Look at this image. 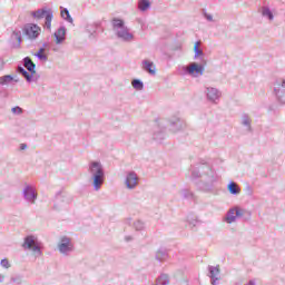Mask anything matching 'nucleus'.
<instances>
[{"label": "nucleus", "mask_w": 285, "mask_h": 285, "mask_svg": "<svg viewBox=\"0 0 285 285\" xmlns=\"http://www.w3.org/2000/svg\"><path fill=\"white\" fill-rule=\"evenodd\" d=\"M112 30L120 41L130 43L135 41V33L130 32V29L126 26V22L122 19L114 18L111 21Z\"/></svg>", "instance_id": "2"}, {"label": "nucleus", "mask_w": 285, "mask_h": 285, "mask_svg": "<svg viewBox=\"0 0 285 285\" xmlns=\"http://www.w3.org/2000/svg\"><path fill=\"white\" fill-rule=\"evenodd\" d=\"M11 282H13V284H18V285L23 284V277L20 275L13 276V277H11Z\"/></svg>", "instance_id": "32"}, {"label": "nucleus", "mask_w": 285, "mask_h": 285, "mask_svg": "<svg viewBox=\"0 0 285 285\" xmlns=\"http://www.w3.org/2000/svg\"><path fill=\"white\" fill-rule=\"evenodd\" d=\"M156 259H158V262H166V259H168V253L164 249H159L156 253Z\"/></svg>", "instance_id": "26"}, {"label": "nucleus", "mask_w": 285, "mask_h": 285, "mask_svg": "<svg viewBox=\"0 0 285 285\" xmlns=\"http://www.w3.org/2000/svg\"><path fill=\"white\" fill-rule=\"evenodd\" d=\"M205 95L207 97V100L210 101V104H217L222 98V91L214 87H206Z\"/></svg>", "instance_id": "9"}, {"label": "nucleus", "mask_w": 285, "mask_h": 285, "mask_svg": "<svg viewBox=\"0 0 285 285\" xmlns=\"http://www.w3.org/2000/svg\"><path fill=\"white\" fill-rule=\"evenodd\" d=\"M26 148H28V145H26V144H21V145H20V149H21V150H26Z\"/></svg>", "instance_id": "39"}, {"label": "nucleus", "mask_w": 285, "mask_h": 285, "mask_svg": "<svg viewBox=\"0 0 285 285\" xmlns=\"http://www.w3.org/2000/svg\"><path fill=\"white\" fill-rule=\"evenodd\" d=\"M22 248L24 250H31L35 257H41V255H43V253L41 252V243H39L37 237L32 235H29L24 238Z\"/></svg>", "instance_id": "4"}, {"label": "nucleus", "mask_w": 285, "mask_h": 285, "mask_svg": "<svg viewBox=\"0 0 285 285\" xmlns=\"http://www.w3.org/2000/svg\"><path fill=\"white\" fill-rule=\"evenodd\" d=\"M35 56L39 59V61H48V56L45 53H36Z\"/></svg>", "instance_id": "34"}, {"label": "nucleus", "mask_w": 285, "mask_h": 285, "mask_svg": "<svg viewBox=\"0 0 285 285\" xmlns=\"http://www.w3.org/2000/svg\"><path fill=\"white\" fill-rule=\"evenodd\" d=\"M127 224L129 226H132L135 228V230H144L146 228V224L144 223V220H132L130 218L127 219Z\"/></svg>", "instance_id": "17"}, {"label": "nucleus", "mask_w": 285, "mask_h": 285, "mask_svg": "<svg viewBox=\"0 0 285 285\" xmlns=\"http://www.w3.org/2000/svg\"><path fill=\"white\" fill-rule=\"evenodd\" d=\"M125 184L129 190H134V188H137V184H139V177L135 171H129L126 176Z\"/></svg>", "instance_id": "12"}, {"label": "nucleus", "mask_w": 285, "mask_h": 285, "mask_svg": "<svg viewBox=\"0 0 285 285\" xmlns=\"http://www.w3.org/2000/svg\"><path fill=\"white\" fill-rule=\"evenodd\" d=\"M261 12H262L263 17H265L269 21H273V19H275V16H273V11H271V8H268V7H263Z\"/></svg>", "instance_id": "24"}, {"label": "nucleus", "mask_w": 285, "mask_h": 285, "mask_svg": "<svg viewBox=\"0 0 285 285\" xmlns=\"http://www.w3.org/2000/svg\"><path fill=\"white\" fill-rule=\"evenodd\" d=\"M227 188L232 195H239V193H242L239 186L233 181L228 184Z\"/></svg>", "instance_id": "23"}, {"label": "nucleus", "mask_w": 285, "mask_h": 285, "mask_svg": "<svg viewBox=\"0 0 285 285\" xmlns=\"http://www.w3.org/2000/svg\"><path fill=\"white\" fill-rule=\"evenodd\" d=\"M75 248V245H72V240L66 236L60 238V242L58 244V250L61 253V255H68L69 253H72Z\"/></svg>", "instance_id": "7"}, {"label": "nucleus", "mask_w": 285, "mask_h": 285, "mask_svg": "<svg viewBox=\"0 0 285 285\" xmlns=\"http://www.w3.org/2000/svg\"><path fill=\"white\" fill-rule=\"evenodd\" d=\"M188 224L191 228H195V226H198V224H202V220H199V217L197 216H191V217H188Z\"/></svg>", "instance_id": "27"}, {"label": "nucleus", "mask_w": 285, "mask_h": 285, "mask_svg": "<svg viewBox=\"0 0 285 285\" xmlns=\"http://www.w3.org/2000/svg\"><path fill=\"white\" fill-rule=\"evenodd\" d=\"M125 242H132V236H126Z\"/></svg>", "instance_id": "40"}, {"label": "nucleus", "mask_w": 285, "mask_h": 285, "mask_svg": "<svg viewBox=\"0 0 285 285\" xmlns=\"http://www.w3.org/2000/svg\"><path fill=\"white\" fill-rule=\"evenodd\" d=\"M60 14H61L62 19H65V21H67L68 23H71V24L75 23V20L70 16V11H68L67 8L61 7Z\"/></svg>", "instance_id": "21"}, {"label": "nucleus", "mask_w": 285, "mask_h": 285, "mask_svg": "<svg viewBox=\"0 0 285 285\" xmlns=\"http://www.w3.org/2000/svg\"><path fill=\"white\" fill-rule=\"evenodd\" d=\"M87 173L91 179L94 190L99 191L106 180V173L104 171V165L100 161L92 160L88 164Z\"/></svg>", "instance_id": "1"}, {"label": "nucleus", "mask_w": 285, "mask_h": 285, "mask_svg": "<svg viewBox=\"0 0 285 285\" xmlns=\"http://www.w3.org/2000/svg\"><path fill=\"white\" fill-rule=\"evenodd\" d=\"M11 112H13V115H22L23 114V109L21 107H13L11 109Z\"/></svg>", "instance_id": "33"}, {"label": "nucleus", "mask_w": 285, "mask_h": 285, "mask_svg": "<svg viewBox=\"0 0 285 285\" xmlns=\"http://www.w3.org/2000/svg\"><path fill=\"white\" fill-rule=\"evenodd\" d=\"M30 16L38 21L45 19V30L52 32V19H55V11H52L49 7H42L36 11H31Z\"/></svg>", "instance_id": "3"}, {"label": "nucleus", "mask_w": 285, "mask_h": 285, "mask_svg": "<svg viewBox=\"0 0 285 285\" xmlns=\"http://www.w3.org/2000/svg\"><path fill=\"white\" fill-rule=\"evenodd\" d=\"M12 81L17 83L19 80L14 79L12 75H6L0 77V86H10Z\"/></svg>", "instance_id": "18"}, {"label": "nucleus", "mask_w": 285, "mask_h": 285, "mask_svg": "<svg viewBox=\"0 0 285 285\" xmlns=\"http://www.w3.org/2000/svg\"><path fill=\"white\" fill-rule=\"evenodd\" d=\"M18 72H19V75H22V77H24V79L29 83H30V81H32V75H35V73L28 72L23 67H18Z\"/></svg>", "instance_id": "25"}, {"label": "nucleus", "mask_w": 285, "mask_h": 285, "mask_svg": "<svg viewBox=\"0 0 285 285\" xmlns=\"http://www.w3.org/2000/svg\"><path fill=\"white\" fill-rule=\"evenodd\" d=\"M141 66H142V70L151 75V77H155V75H157V67H155V62L148 59H145L142 60Z\"/></svg>", "instance_id": "14"}, {"label": "nucleus", "mask_w": 285, "mask_h": 285, "mask_svg": "<svg viewBox=\"0 0 285 285\" xmlns=\"http://www.w3.org/2000/svg\"><path fill=\"white\" fill-rule=\"evenodd\" d=\"M150 8V0H138V10L146 12Z\"/></svg>", "instance_id": "22"}, {"label": "nucleus", "mask_w": 285, "mask_h": 285, "mask_svg": "<svg viewBox=\"0 0 285 285\" xmlns=\"http://www.w3.org/2000/svg\"><path fill=\"white\" fill-rule=\"evenodd\" d=\"M199 46H200L199 41L195 42V46H194L195 58L202 57L204 55V51L199 49Z\"/></svg>", "instance_id": "30"}, {"label": "nucleus", "mask_w": 285, "mask_h": 285, "mask_svg": "<svg viewBox=\"0 0 285 285\" xmlns=\"http://www.w3.org/2000/svg\"><path fill=\"white\" fill-rule=\"evenodd\" d=\"M209 277L212 279V285H217V282H219V265L217 266H209Z\"/></svg>", "instance_id": "15"}, {"label": "nucleus", "mask_w": 285, "mask_h": 285, "mask_svg": "<svg viewBox=\"0 0 285 285\" xmlns=\"http://www.w3.org/2000/svg\"><path fill=\"white\" fill-rule=\"evenodd\" d=\"M6 282V275L0 274V284H3Z\"/></svg>", "instance_id": "38"}, {"label": "nucleus", "mask_w": 285, "mask_h": 285, "mask_svg": "<svg viewBox=\"0 0 285 285\" xmlns=\"http://www.w3.org/2000/svg\"><path fill=\"white\" fill-rule=\"evenodd\" d=\"M53 37L56 39L57 46H61V43L66 41V27L58 28L57 31L53 33Z\"/></svg>", "instance_id": "16"}, {"label": "nucleus", "mask_w": 285, "mask_h": 285, "mask_svg": "<svg viewBox=\"0 0 285 285\" xmlns=\"http://www.w3.org/2000/svg\"><path fill=\"white\" fill-rule=\"evenodd\" d=\"M204 17H205V19L207 20V21H210V22H213L214 21V19H213V14H210V13H204Z\"/></svg>", "instance_id": "36"}, {"label": "nucleus", "mask_w": 285, "mask_h": 285, "mask_svg": "<svg viewBox=\"0 0 285 285\" xmlns=\"http://www.w3.org/2000/svg\"><path fill=\"white\" fill-rule=\"evenodd\" d=\"M186 128V121L181 120L178 117H171L169 119V130L171 132H179V130H184Z\"/></svg>", "instance_id": "10"}, {"label": "nucleus", "mask_w": 285, "mask_h": 285, "mask_svg": "<svg viewBox=\"0 0 285 285\" xmlns=\"http://www.w3.org/2000/svg\"><path fill=\"white\" fill-rule=\"evenodd\" d=\"M154 138H155L157 141H159V140L164 139V134H161V132H155V134H154Z\"/></svg>", "instance_id": "35"}, {"label": "nucleus", "mask_w": 285, "mask_h": 285, "mask_svg": "<svg viewBox=\"0 0 285 285\" xmlns=\"http://www.w3.org/2000/svg\"><path fill=\"white\" fill-rule=\"evenodd\" d=\"M274 92L278 101H281V104H285V80L275 85Z\"/></svg>", "instance_id": "13"}, {"label": "nucleus", "mask_w": 285, "mask_h": 285, "mask_svg": "<svg viewBox=\"0 0 285 285\" xmlns=\"http://www.w3.org/2000/svg\"><path fill=\"white\" fill-rule=\"evenodd\" d=\"M11 40L18 41V46L21 45V31H13L11 35Z\"/></svg>", "instance_id": "29"}, {"label": "nucleus", "mask_w": 285, "mask_h": 285, "mask_svg": "<svg viewBox=\"0 0 285 285\" xmlns=\"http://www.w3.org/2000/svg\"><path fill=\"white\" fill-rule=\"evenodd\" d=\"M24 68H27V70H29V72H31V75H35L37 71L35 70V68H37V65H35V62H32V59L30 58H24Z\"/></svg>", "instance_id": "20"}, {"label": "nucleus", "mask_w": 285, "mask_h": 285, "mask_svg": "<svg viewBox=\"0 0 285 285\" xmlns=\"http://www.w3.org/2000/svg\"><path fill=\"white\" fill-rule=\"evenodd\" d=\"M184 71L186 72V75H189V77H202V75H204V66L191 62L188 66L184 67Z\"/></svg>", "instance_id": "6"}, {"label": "nucleus", "mask_w": 285, "mask_h": 285, "mask_svg": "<svg viewBox=\"0 0 285 285\" xmlns=\"http://www.w3.org/2000/svg\"><path fill=\"white\" fill-rule=\"evenodd\" d=\"M22 195H23L26 202H28V204H36L38 194H37V189L35 188V186L26 185L22 190Z\"/></svg>", "instance_id": "8"}, {"label": "nucleus", "mask_w": 285, "mask_h": 285, "mask_svg": "<svg viewBox=\"0 0 285 285\" xmlns=\"http://www.w3.org/2000/svg\"><path fill=\"white\" fill-rule=\"evenodd\" d=\"M240 124H242V126H245L247 128L248 132H250V130H252L250 124H253L250 116H248L247 114H244L240 118Z\"/></svg>", "instance_id": "19"}, {"label": "nucleus", "mask_w": 285, "mask_h": 285, "mask_svg": "<svg viewBox=\"0 0 285 285\" xmlns=\"http://www.w3.org/2000/svg\"><path fill=\"white\" fill-rule=\"evenodd\" d=\"M246 214V210H244V208L239 207V206H235L232 207L225 218L224 222H226V224H235V222H237L238 217H244V215Z\"/></svg>", "instance_id": "5"}, {"label": "nucleus", "mask_w": 285, "mask_h": 285, "mask_svg": "<svg viewBox=\"0 0 285 285\" xmlns=\"http://www.w3.org/2000/svg\"><path fill=\"white\" fill-rule=\"evenodd\" d=\"M193 176H194V177H197V176H195V174H193Z\"/></svg>", "instance_id": "41"}, {"label": "nucleus", "mask_w": 285, "mask_h": 285, "mask_svg": "<svg viewBox=\"0 0 285 285\" xmlns=\"http://www.w3.org/2000/svg\"><path fill=\"white\" fill-rule=\"evenodd\" d=\"M24 35L28 37V39H37L41 35V27L38 24H27L24 27Z\"/></svg>", "instance_id": "11"}, {"label": "nucleus", "mask_w": 285, "mask_h": 285, "mask_svg": "<svg viewBox=\"0 0 285 285\" xmlns=\"http://www.w3.org/2000/svg\"><path fill=\"white\" fill-rule=\"evenodd\" d=\"M131 86L135 90H144V82L139 79H134Z\"/></svg>", "instance_id": "28"}, {"label": "nucleus", "mask_w": 285, "mask_h": 285, "mask_svg": "<svg viewBox=\"0 0 285 285\" xmlns=\"http://www.w3.org/2000/svg\"><path fill=\"white\" fill-rule=\"evenodd\" d=\"M46 52V48H40L37 52V55H43Z\"/></svg>", "instance_id": "37"}, {"label": "nucleus", "mask_w": 285, "mask_h": 285, "mask_svg": "<svg viewBox=\"0 0 285 285\" xmlns=\"http://www.w3.org/2000/svg\"><path fill=\"white\" fill-rule=\"evenodd\" d=\"M0 266H1L2 268L8 269V268H11L12 264H10V261H8V258H4V259H2V261L0 262Z\"/></svg>", "instance_id": "31"}]
</instances>
